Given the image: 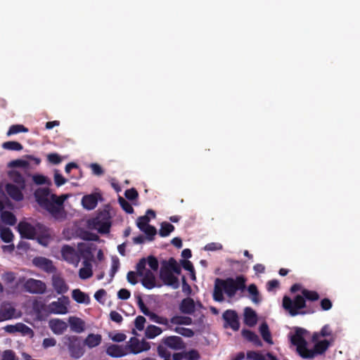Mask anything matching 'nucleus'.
<instances>
[{
  "label": "nucleus",
  "mask_w": 360,
  "mask_h": 360,
  "mask_svg": "<svg viewBox=\"0 0 360 360\" xmlns=\"http://www.w3.org/2000/svg\"><path fill=\"white\" fill-rule=\"evenodd\" d=\"M302 295H297L293 299L285 295L283 297V308L289 313L291 316L297 315H305L314 314L316 311L317 307L312 304H307L309 302H316L320 298L319 293L315 290L302 289Z\"/></svg>",
  "instance_id": "f257e3e1"
},
{
  "label": "nucleus",
  "mask_w": 360,
  "mask_h": 360,
  "mask_svg": "<svg viewBox=\"0 0 360 360\" xmlns=\"http://www.w3.org/2000/svg\"><path fill=\"white\" fill-rule=\"evenodd\" d=\"M36 202L56 221H63L67 217L63 207L65 198L51 193L49 188H39L34 193Z\"/></svg>",
  "instance_id": "f03ea898"
},
{
  "label": "nucleus",
  "mask_w": 360,
  "mask_h": 360,
  "mask_svg": "<svg viewBox=\"0 0 360 360\" xmlns=\"http://www.w3.org/2000/svg\"><path fill=\"white\" fill-rule=\"evenodd\" d=\"M247 278L243 276H237L235 278L229 277L225 279L216 278L213 291V299L216 302L224 300V293L229 298H233L237 292H244L246 289Z\"/></svg>",
  "instance_id": "7ed1b4c3"
},
{
  "label": "nucleus",
  "mask_w": 360,
  "mask_h": 360,
  "mask_svg": "<svg viewBox=\"0 0 360 360\" xmlns=\"http://www.w3.org/2000/svg\"><path fill=\"white\" fill-rule=\"evenodd\" d=\"M304 329L297 328L295 333L290 338L292 345L297 347V352L303 359H312L316 354H322L328 349L330 343L327 340H321L316 342L314 349H309L307 347V341L303 337Z\"/></svg>",
  "instance_id": "20e7f679"
},
{
  "label": "nucleus",
  "mask_w": 360,
  "mask_h": 360,
  "mask_svg": "<svg viewBox=\"0 0 360 360\" xmlns=\"http://www.w3.org/2000/svg\"><path fill=\"white\" fill-rule=\"evenodd\" d=\"M153 271H158V259L153 256L142 258L136 264L137 275L142 277V285L149 290L156 286Z\"/></svg>",
  "instance_id": "39448f33"
},
{
  "label": "nucleus",
  "mask_w": 360,
  "mask_h": 360,
  "mask_svg": "<svg viewBox=\"0 0 360 360\" xmlns=\"http://www.w3.org/2000/svg\"><path fill=\"white\" fill-rule=\"evenodd\" d=\"M63 342L72 358L78 359L84 354L85 347L82 337L66 335L63 338Z\"/></svg>",
  "instance_id": "423d86ee"
},
{
  "label": "nucleus",
  "mask_w": 360,
  "mask_h": 360,
  "mask_svg": "<svg viewBox=\"0 0 360 360\" xmlns=\"http://www.w3.org/2000/svg\"><path fill=\"white\" fill-rule=\"evenodd\" d=\"M111 225V216L106 210L98 212L94 218L89 221V226L101 234L108 233Z\"/></svg>",
  "instance_id": "0eeeda50"
},
{
  "label": "nucleus",
  "mask_w": 360,
  "mask_h": 360,
  "mask_svg": "<svg viewBox=\"0 0 360 360\" xmlns=\"http://www.w3.org/2000/svg\"><path fill=\"white\" fill-rule=\"evenodd\" d=\"M156 217V213L152 210H148L145 215L139 217L136 221L138 228L146 234V238L148 240H152L154 236L156 234V229L150 226L149 222L152 219Z\"/></svg>",
  "instance_id": "6e6552de"
},
{
  "label": "nucleus",
  "mask_w": 360,
  "mask_h": 360,
  "mask_svg": "<svg viewBox=\"0 0 360 360\" xmlns=\"http://www.w3.org/2000/svg\"><path fill=\"white\" fill-rule=\"evenodd\" d=\"M125 347L127 348V354H137L142 352L148 351L150 348L149 342L144 340L140 341L135 337L131 338L125 345Z\"/></svg>",
  "instance_id": "1a4fd4ad"
},
{
  "label": "nucleus",
  "mask_w": 360,
  "mask_h": 360,
  "mask_svg": "<svg viewBox=\"0 0 360 360\" xmlns=\"http://www.w3.org/2000/svg\"><path fill=\"white\" fill-rule=\"evenodd\" d=\"M23 289L30 294L41 295L46 292V285L44 282L34 278H28L23 283Z\"/></svg>",
  "instance_id": "9d476101"
},
{
  "label": "nucleus",
  "mask_w": 360,
  "mask_h": 360,
  "mask_svg": "<svg viewBox=\"0 0 360 360\" xmlns=\"http://www.w3.org/2000/svg\"><path fill=\"white\" fill-rule=\"evenodd\" d=\"M69 303V298L62 296L57 301H54L48 304L46 311L49 314H65L68 313L67 304Z\"/></svg>",
  "instance_id": "9b49d317"
},
{
  "label": "nucleus",
  "mask_w": 360,
  "mask_h": 360,
  "mask_svg": "<svg viewBox=\"0 0 360 360\" xmlns=\"http://www.w3.org/2000/svg\"><path fill=\"white\" fill-rule=\"evenodd\" d=\"M222 318L224 321V327L230 328L234 331H238L240 328L239 317L237 312L233 309H227L224 311Z\"/></svg>",
  "instance_id": "f8f14e48"
},
{
  "label": "nucleus",
  "mask_w": 360,
  "mask_h": 360,
  "mask_svg": "<svg viewBox=\"0 0 360 360\" xmlns=\"http://www.w3.org/2000/svg\"><path fill=\"white\" fill-rule=\"evenodd\" d=\"M61 255L64 260L77 266L80 261V256L76 250L68 245H65L62 247Z\"/></svg>",
  "instance_id": "ddd939ff"
},
{
  "label": "nucleus",
  "mask_w": 360,
  "mask_h": 360,
  "mask_svg": "<svg viewBox=\"0 0 360 360\" xmlns=\"http://www.w3.org/2000/svg\"><path fill=\"white\" fill-rule=\"evenodd\" d=\"M159 278L162 281L165 285L170 286L172 288L176 290L179 287V281L176 276H175L171 271L165 268H161L159 271Z\"/></svg>",
  "instance_id": "4468645a"
},
{
  "label": "nucleus",
  "mask_w": 360,
  "mask_h": 360,
  "mask_svg": "<svg viewBox=\"0 0 360 360\" xmlns=\"http://www.w3.org/2000/svg\"><path fill=\"white\" fill-rule=\"evenodd\" d=\"M192 323V319L185 316H174L169 321L167 319L159 316V324H165L171 328L172 325H186L189 326Z\"/></svg>",
  "instance_id": "2eb2a0df"
},
{
  "label": "nucleus",
  "mask_w": 360,
  "mask_h": 360,
  "mask_svg": "<svg viewBox=\"0 0 360 360\" xmlns=\"http://www.w3.org/2000/svg\"><path fill=\"white\" fill-rule=\"evenodd\" d=\"M16 314V309L12 304L7 302L1 304L0 307V322L19 317Z\"/></svg>",
  "instance_id": "dca6fc26"
},
{
  "label": "nucleus",
  "mask_w": 360,
  "mask_h": 360,
  "mask_svg": "<svg viewBox=\"0 0 360 360\" xmlns=\"http://www.w3.org/2000/svg\"><path fill=\"white\" fill-rule=\"evenodd\" d=\"M25 188H21L20 186H16L11 183H8L5 186V191L8 196L15 201H22L24 198L22 191Z\"/></svg>",
  "instance_id": "f3484780"
},
{
  "label": "nucleus",
  "mask_w": 360,
  "mask_h": 360,
  "mask_svg": "<svg viewBox=\"0 0 360 360\" xmlns=\"http://www.w3.org/2000/svg\"><path fill=\"white\" fill-rule=\"evenodd\" d=\"M105 352L108 356L112 358H120L127 355L125 345H120L116 344H110L108 345L105 349Z\"/></svg>",
  "instance_id": "a211bd4d"
},
{
  "label": "nucleus",
  "mask_w": 360,
  "mask_h": 360,
  "mask_svg": "<svg viewBox=\"0 0 360 360\" xmlns=\"http://www.w3.org/2000/svg\"><path fill=\"white\" fill-rule=\"evenodd\" d=\"M18 231L22 238L33 239L36 236V229L30 223L20 222L18 226Z\"/></svg>",
  "instance_id": "6ab92c4d"
},
{
  "label": "nucleus",
  "mask_w": 360,
  "mask_h": 360,
  "mask_svg": "<svg viewBox=\"0 0 360 360\" xmlns=\"http://www.w3.org/2000/svg\"><path fill=\"white\" fill-rule=\"evenodd\" d=\"M101 198V196L99 193L86 195L82 199V205L87 210H94L97 206L98 199Z\"/></svg>",
  "instance_id": "aec40b11"
},
{
  "label": "nucleus",
  "mask_w": 360,
  "mask_h": 360,
  "mask_svg": "<svg viewBox=\"0 0 360 360\" xmlns=\"http://www.w3.org/2000/svg\"><path fill=\"white\" fill-rule=\"evenodd\" d=\"M162 342L172 349H181L184 347V343L181 338L179 336H169L162 340Z\"/></svg>",
  "instance_id": "412c9836"
},
{
  "label": "nucleus",
  "mask_w": 360,
  "mask_h": 360,
  "mask_svg": "<svg viewBox=\"0 0 360 360\" xmlns=\"http://www.w3.org/2000/svg\"><path fill=\"white\" fill-rule=\"evenodd\" d=\"M33 264L35 266L49 273L53 272L55 269L50 259L42 257H35L33 259Z\"/></svg>",
  "instance_id": "4be33fe9"
},
{
  "label": "nucleus",
  "mask_w": 360,
  "mask_h": 360,
  "mask_svg": "<svg viewBox=\"0 0 360 360\" xmlns=\"http://www.w3.org/2000/svg\"><path fill=\"white\" fill-rule=\"evenodd\" d=\"M52 285L58 295H63L68 292L69 287L65 280L60 276H53Z\"/></svg>",
  "instance_id": "5701e85b"
},
{
  "label": "nucleus",
  "mask_w": 360,
  "mask_h": 360,
  "mask_svg": "<svg viewBox=\"0 0 360 360\" xmlns=\"http://www.w3.org/2000/svg\"><path fill=\"white\" fill-rule=\"evenodd\" d=\"M49 327L54 334L62 335L67 330L68 324L60 319H54L50 320Z\"/></svg>",
  "instance_id": "b1692460"
},
{
  "label": "nucleus",
  "mask_w": 360,
  "mask_h": 360,
  "mask_svg": "<svg viewBox=\"0 0 360 360\" xmlns=\"http://www.w3.org/2000/svg\"><path fill=\"white\" fill-rule=\"evenodd\" d=\"M195 302L191 297H186L181 300L179 304V310L185 314H192L195 311Z\"/></svg>",
  "instance_id": "393cba45"
},
{
  "label": "nucleus",
  "mask_w": 360,
  "mask_h": 360,
  "mask_svg": "<svg viewBox=\"0 0 360 360\" xmlns=\"http://www.w3.org/2000/svg\"><path fill=\"white\" fill-rule=\"evenodd\" d=\"M70 327L72 331L81 333L85 329L84 322L79 318L71 316L69 318Z\"/></svg>",
  "instance_id": "a878e982"
},
{
  "label": "nucleus",
  "mask_w": 360,
  "mask_h": 360,
  "mask_svg": "<svg viewBox=\"0 0 360 360\" xmlns=\"http://www.w3.org/2000/svg\"><path fill=\"white\" fill-rule=\"evenodd\" d=\"M83 341L84 347L87 346L89 349H92L101 343L102 337L99 334L90 333Z\"/></svg>",
  "instance_id": "bb28decb"
},
{
  "label": "nucleus",
  "mask_w": 360,
  "mask_h": 360,
  "mask_svg": "<svg viewBox=\"0 0 360 360\" xmlns=\"http://www.w3.org/2000/svg\"><path fill=\"white\" fill-rule=\"evenodd\" d=\"M257 321L256 312L250 307H246L244 310V322L248 326H254Z\"/></svg>",
  "instance_id": "cd10ccee"
},
{
  "label": "nucleus",
  "mask_w": 360,
  "mask_h": 360,
  "mask_svg": "<svg viewBox=\"0 0 360 360\" xmlns=\"http://www.w3.org/2000/svg\"><path fill=\"white\" fill-rule=\"evenodd\" d=\"M8 176L9 179L16 184V186H19L21 188H26V184L24 176L18 171L11 170L8 173Z\"/></svg>",
  "instance_id": "c85d7f7f"
},
{
  "label": "nucleus",
  "mask_w": 360,
  "mask_h": 360,
  "mask_svg": "<svg viewBox=\"0 0 360 360\" xmlns=\"http://www.w3.org/2000/svg\"><path fill=\"white\" fill-rule=\"evenodd\" d=\"M4 329L8 333H15L16 332L25 333L31 330L27 326L22 323H18L15 325H7L4 328Z\"/></svg>",
  "instance_id": "c756f323"
},
{
  "label": "nucleus",
  "mask_w": 360,
  "mask_h": 360,
  "mask_svg": "<svg viewBox=\"0 0 360 360\" xmlns=\"http://www.w3.org/2000/svg\"><path fill=\"white\" fill-rule=\"evenodd\" d=\"M84 267L81 268L79 271V276L81 279H88L92 276V266L91 262L85 259L83 261Z\"/></svg>",
  "instance_id": "7c9ffc66"
},
{
  "label": "nucleus",
  "mask_w": 360,
  "mask_h": 360,
  "mask_svg": "<svg viewBox=\"0 0 360 360\" xmlns=\"http://www.w3.org/2000/svg\"><path fill=\"white\" fill-rule=\"evenodd\" d=\"M136 301L137 304L141 312L146 316H150L153 321L158 323V314L155 313H151L150 311V310L145 305L141 295H138L136 297Z\"/></svg>",
  "instance_id": "2f4dec72"
},
{
  "label": "nucleus",
  "mask_w": 360,
  "mask_h": 360,
  "mask_svg": "<svg viewBox=\"0 0 360 360\" xmlns=\"http://www.w3.org/2000/svg\"><path fill=\"white\" fill-rule=\"evenodd\" d=\"M242 335L244 338L252 342L255 346H262V341L260 340L259 336L255 333L250 330L243 329L242 330Z\"/></svg>",
  "instance_id": "473e14b6"
},
{
  "label": "nucleus",
  "mask_w": 360,
  "mask_h": 360,
  "mask_svg": "<svg viewBox=\"0 0 360 360\" xmlns=\"http://www.w3.org/2000/svg\"><path fill=\"white\" fill-rule=\"evenodd\" d=\"M162 268H165L166 269L171 271L172 273H175L176 274H181V267L173 257H171L167 262L163 261Z\"/></svg>",
  "instance_id": "72a5a7b5"
},
{
  "label": "nucleus",
  "mask_w": 360,
  "mask_h": 360,
  "mask_svg": "<svg viewBox=\"0 0 360 360\" xmlns=\"http://www.w3.org/2000/svg\"><path fill=\"white\" fill-rule=\"evenodd\" d=\"M72 297L77 302L81 304H89L90 301L89 297L79 289L73 290Z\"/></svg>",
  "instance_id": "f704fd0d"
},
{
  "label": "nucleus",
  "mask_w": 360,
  "mask_h": 360,
  "mask_svg": "<svg viewBox=\"0 0 360 360\" xmlns=\"http://www.w3.org/2000/svg\"><path fill=\"white\" fill-rule=\"evenodd\" d=\"M248 291L250 295V299L252 302L255 304H259L262 301V297L260 296L259 292L257 289V287L255 284L252 283L248 287Z\"/></svg>",
  "instance_id": "c9c22d12"
},
{
  "label": "nucleus",
  "mask_w": 360,
  "mask_h": 360,
  "mask_svg": "<svg viewBox=\"0 0 360 360\" xmlns=\"http://www.w3.org/2000/svg\"><path fill=\"white\" fill-rule=\"evenodd\" d=\"M174 230V226L167 221H163L160 224V229H159V236L166 237L169 236Z\"/></svg>",
  "instance_id": "e433bc0d"
},
{
  "label": "nucleus",
  "mask_w": 360,
  "mask_h": 360,
  "mask_svg": "<svg viewBox=\"0 0 360 360\" xmlns=\"http://www.w3.org/2000/svg\"><path fill=\"white\" fill-rule=\"evenodd\" d=\"M259 332L261 333V335L263 338V340L269 343L272 344V340H271V333L269 331V326L266 323H262L259 326Z\"/></svg>",
  "instance_id": "4c0bfd02"
},
{
  "label": "nucleus",
  "mask_w": 360,
  "mask_h": 360,
  "mask_svg": "<svg viewBox=\"0 0 360 360\" xmlns=\"http://www.w3.org/2000/svg\"><path fill=\"white\" fill-rule=\"evenodd\" d=\"M1 218L4 224L10 226H13L17 221L15 216L9 211L3 212L1 214Z\"/></svg>",
  "instance_id": "58836bf2"
},
{
  "label": "nucleus",
  "mask_w": 360,
  "mask_h": 360,
  "mask_svg": "<svg viewBox=\"0 0 360 360\" xmlns=\"http://www.w3.org/2000/svg\"><path fill=\"white\" fill-rule=\"evenodd\" d=\"M2 148L8 150L20 151L23 147L19 142L10 141L3 143Z\"/></svg>",
  "instance_id": "ea45409f"
},
{
  "label": "nucleus",
  "mask_w": 360,
  "mask_h": 360,
  "mask_svg": "<svg viewBox=\"0 0 360 360\" xmlns=\"http://www.w3.org/2000/svg\"><path fill=\"white\" fill-rule=\"evenodd\" d=\"M0 237L4 243H9L13 240L14 236L9 228H3L0 229Z\"/></svg>",
  "instance_id": "a19ab883"
},
{
  "label": "nucleus",
  "mask_w": 360,
  "mask_h": 360,
  "mask_svg": "<svg viewBox=\"0 0 360 360\" xmlns=\"http://www.w3.org/2000/svg\"><path fill=\"white\" fill-rule=\"evenodd\" d=\"M28 129L25 127L21 124H13L10 127L8 131H7V136H11L13 134H16L20 132H27Z\"/></svg>",
  "instance_id": "79ce46f5"
},
{
  "label": "nucleus",
  "mask_w": 360,
  "mask_h": 360,
  "mask_svg": "<svg viewBox=\"0 0 360 360\" xmlns=\"http://www.w3.org/2000/svg\"><path fill=\"white\" fill-rule=\"evenodd\" d=\"M119 268H120V260L117 257H113L112 258L111 269H110V271L109 273V275L110 277V281H111L113 279L115 275L119 270Z\"/></svg>",
  "instance_id": "37998d69"
},
{
  "label": "nucleus",
  "mask_w": 360,
  "mask_h": 360,
  "mask_svg": "<svg viewBox=\"0 0 360 360\" xmlns=\"http://www.w3.org/2000/svg\"><path fill=\"white\" fill-rule=\"evenodd\" d=\"M119 204L127 214H131L134 212V209L131 205L124 198L120 197L118 199Z\"/></svg>",
  "instance_id": "c03bdc74"
},
{
  "label": "nucleus",
  "mask_w": 360,
  "mask_h": 360,
  "mask_svg": "<svg viewBox=\"0 0 360 360\" xmlns=\"http://www.w3.org/2000/svg\"><path fill=\"white\" fill-rule=\"evenodd\" d=\"M174 330L180 334L181 335L186 338H191L194 335V332L193 330L187 328L183 327H176Z\"/></svg>",
  "instance_id": "a18cd8bd"
},
{
  "label": "nucleus",
  "mask_w": 360,
  "mask_h": 360,
  "mask_svg": "<svg viewBox=\"0 0 360 360\" xmlns=\"http://www.w3.org/2000/svg\"><path fill=\"white\" fill-rule=\"evenodd\" d=\"M8 166L11 167L27 168L30 166V163L27 160L18 159L11 161Z\"/></svg>",
  "instance_id": "49530a36"
},
{
  "label": "nucleus",
  "mask_w": 360,
  "mask_h": 360,
  "mask_svg": "<svg viewBox=\"0 0 360 360\" xmlns=\"http://www.w3.org/2000/svg\"><path fill=\"white\" fill-rule=\"evenodd\" d=\"M0 360H18V357L13 350L6 349L1 354Z\"/></svg>",
  "instance_id": "de8ad7c7"
},
{
  "label": "nucleus",
  "mask_w": 360,
  "mask_h": 360,
  "mask_svg": "<svg viewBox=\"0 0 360 360\" xmlns=\"http://www.w3.org/2000/svg\"><path fill=\"white\" fill-rule=\"evenodd\" d=\"M32 181L37 185H44L49 183L46 176L39 174L32 175Z\"/></svg>",
  "instance_id": "09e8293b"
},
{
  "label": "nucleus",
  "mask_w": 360,
  "mask_h": 360,
  "mask_svg": "<svg viewBox=\"0 0 360 360\" xmlns=\"http://www.w3.org/2000/svg\"><path fill=\"white\" fill-rule=\"evenodd\" d=\"M145 335L148 339L154 338L158 335V327L153 325L148 326L146 329Z\"/></svg>",
  "instance_id": "8fccbe9b"
},
{
  "label": "nucleus",
  "mask_w": 360,
  "mask_h": 360,
  "mask_svg": "<svg viewBox=\"0 0 360 360\" xmlns=\"http://www.w3.org/2000/svg\"><path fill=\"white\" fill-rule=\"evenodd\" d=\"M109 338L113 342H124L126 340L127 336H126L125 334H124L122 333H109Z\"/></svg>",
  "instance_id": "3c124183"
},
{
  "label": "nucleus",
  "mask_w": 360,
  "mask_h": 360,
  "mask_svg": "<svg viewBox=\"0 0 360 360\" xmlns=\"http://www.w3.org/2000/svg\"><path fill=\"white\" fill-rule=\"evenodd\" d=\"M200 358V354L196 349H191L185 352V359L186 360H199Z\"/></svg>",
  "instance_id": "603ef678"
},
{
  "label": "nucleus",
  "mask_w": 360,
  "mask_h": 360,
  "mask_svg": "<svg viewBox=\"0 0 360 360\" xmlns=\"http://www.w3.org/2000/svg\"><path fill=\"white\" fill-rule=\"evenodd\" d=\"M146 323V319L142 316H137L134 320V326L136 329L139 331H141L144 328Z\"/></svg>",
  "instance_id": "864d4df0"
},
{
  "label": "nucleus",
  "mask_w": 360,
  "mask_h": 360,
  "mask_svg": "<svg viewBox=\"0 0 360 360\" xmlns=\"http://www.w3.org/2000/svg\"><path fill=\"white\" fill-rule=\"evenodd\" d=\"M223 246L219 243H207L205 247L204 250L206 251H217L222 250Z\"/></svg>",
  "instance_id": "5fc2aeb1"
},
{
  "label": "nucleus",
  "mask_w": 360,
  "mask_h": 360,
  "mask_svg": "<svg viewBox=\"0 0 360 360\" xmlns=\"http://www.w3.org/2000/svg\"><path fill=\"white\" fill-rule=\"evenodd\" d=\"M247 358L250 360H264V357L262 354L255 351L248 352Z\"/></svg>",
  "instance_id": "6e6d98bb"
},
{
  "label": "nucleus",
  "mask_w": 360,
  "mask_h": 360,
  "mask_svg": "<svg viewBox=\"0 0 360 360\" xmlns=\"http://www.w3.org/2000/svg\"><path fill=\"white\" fill-rule=\"evenodd\" d=\"M320 306L322 310H330L333 307V303L328 298H323L320 302Z\"/></svg>",
  "instance_id": "4d7b16f0"
},
{
  "label": "nucleus",
  "mask_w": 360,
  "mask_h": 360,
  "mask_svg": "<svg viewBox=\"0 0 360 360\" xmlns=\"http://www.w3.org/2000/svg\"><path fill=\"white\" fill-rule=\"evenodd\" d=\"M54 181L56 185L58 187H60L65 184L67 182V179H65L58 172H56L54 174Z\"/></svg>",
  "instance_id": "13d9d810"
},
{
  "label": "nucleus",
  "mask_w": 360,
  "mask_h": 360,
  "mask_svg": "<svg viewBox=\"0 0 360 360\" xmlns=\"http://www.w3.org/2000/svg\"><path fill=\"white\" fill-rule=\"evenodd\" d=\"M90 168L94 175L101 176L104 173L103 168L97 163H91Z\"/></svg>",
  "instance_id": "bf43d9fd"
},
{
  "label": "nucleus",
  "mask_w": 360,
  "mask_h": 360,
  "mask_svg": "<svg viewBox=\"0 0 360 360\" xmlns=\"http://www.w3.org/2000/svg\"><path fill=\"white\" fill-rule=\"evenodd\" d=\"M131 296L129 290L125 288H122L117 292V297L122 300H128Z\"/></svg>",
  "instance_id": "052dcab7"
},
{
  "label": "nucleus",
  "mask_w": 360,
  "mask_h": 360,
  "mask_svg": "<svg viewBox=\"0 0 360 360\" xmlns=\"http://www.w3.org/2000/svg\"><path fill=\"white\" fill-rule=\"evenodd\" d=\"M124 195L129 200H135L138 197V192L134 188L127 189L124 192Z\"/></svg>",
  "instance_id": "680f3d73"
},
{
  "label": "nucleus",
  "mask_w": 360,
  "mask_h": 360,
  "mask_svg": "<svg viewBox=\"0 0 360 360\" xmlns=\"http://www.w3.org/2000/svg\"><path fill=\"white\" fill-rule=\"evenodd\" d=\"M279 281L276 279L270 280L266 283V289L268 291H272L276 288H279Z\"/></svg>",
  "instance_id": "e2e57ef3"
},
{
  "label": "nucleus",
  "mask_w": 360,
  "mask_h": 360,
  "mask_svg": "<svg viewBox=\"0 0 360 360\" xmlns=\"http://www.w3.org/2000/svg\"><path fill=\"white\" fill-rule=\"evenodd\" d=\"M48 160L50 162L54 165H58L61 162V158L57 153H51L48 155Z\"/></svg>",
  "instance_id": "0e129e2a"
},
{
  "label": "nucleus",
  "mask_w": 360,
  "mask_h": 360,
  "mask_svg": "<svg viewBox=\"0 0 360 360\" xmlns=\"http://www.w3.org/2000/svg\"><path fill=\"white\" fill-rule=\"evenodd\" d=\"M182 267L186 270L191 272V274H193L194 271V267L191 262L189 260L184 259L181 262Z\"/></svg>",
  "instance_id": "69168bd1"
},
{
  "label": "nucleus",
  "mask_w": 360,
  "mask_h": 360,
  "mask_svg": "<svg viewBox=\"0 0 360 360\" xmlns=\"http://www.w3.org/2000/svg\"><path fill=\"white\" fill-rule=\"evenodd\" d=\"M110 319L114 322L120 323L122 321V316H121L120 314L115 311H112L110 312Z\"/></svg>",
  "instance_id": "338daca9"
},
{
  "label": "nucleus",
  "mask_w": 360,
  "mask_h": 360,
  "mask_svg": "<svg viewBox=\"0 0 360 360\" xmlns=\"http://www.w3.org/2000/svg\"><path fill=\"white\" fill-rule=\"evenodd\" d=\"M42 345L44 348L53 347L56 345V340L52 338H45L43 340Z\"/></svg>",
  "instance_id": "774afa93"
}]
</instances>
